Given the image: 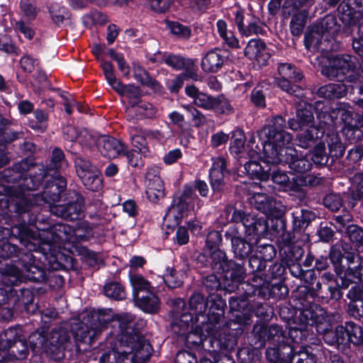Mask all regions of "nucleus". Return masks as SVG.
Listing matches in <instances>:
<instances>
[{"label": "nucleus", "mask_w": 363, "mask_h": 363, "mask_svg": "<svg viewBox=\"0 0 363 363\" xmlns=\"http://www.w3.org/2000/svg\"><path fill=\"white\" fill-rule=\"evenodd\" d=\"M286 121L280 116L272 117L259 135H264L268 143L263 144L264 158L267 162L276 165L288 163L294 172L303 173L309 171L312 163L305 157L296 158V150L290 146L292 135L285 131Z\"/></svg>", "instance_id": "obj_1"}, {"label": "nucleus", "mask_w": 363, "mask_h": 363, "mask_svg": "<svg viewBox=\"0 0 363 363\" xmlns=\"http://www.w3.org/2000/svg\"><path fill=\"white\" fill-rule=\"evenodd\" d=\"M196 189L201 196H207L208 187L205 182L196 180L193 186L186 185L182 192L174 199L171 206L168 208L164 217L165 222L174 221L177 225L191 211H194L195 203L200 207L201 201L194 192Z\"/></svg>", "instance_id": "obj_2"}, {"label": "nucleus", "mask_w": 363, "mask_h": 363, "mask_svg": "<svg viewBox=\"0 0 363 363\" xmlns=\"http://www.w3.org/2000/svg\"><path fill=\"white\" fill-rule=\"evenodd\" d=\"M21 259V270L8 263L3 264L0 261V273L2 274L1 281L4 284L13 286L22 281L40 282L45 279L44 269L35 263L31 253L26 254Z\"/></svg>", "instance_id": "obj_3"}, {"label": "nucleus", "mask_w": 363, "mask_h": 363, "mask_svg": "<svg viewBox=\"0 0 363 363\" xmlns=\"http://www.w3.org/2000/svg\"><path fill=\"white\" fill-rule=\"evenodd\" d=\"M201 323L192 322V315L182 314L179 320L172 324V330L179 335L185 336L188 344L201 345L208 336L216 337L220 324L206 323L205 316H201Z\"/></svg>", "instance_id": "obj_4"}, {"label": "nucleus", "mask_w": 363, "mask_h": 363, "mask_svg": "<svg viewBox=\"0 0 363 363\" xmlns=\"http://www.w3.org/2000/svg\"><path fill=\"white\" fill-rule=\"evenodd\" d=\"M28 354L22 328H10L0 334V362L24 359Z\"/></svg>", "instance_id": "obj_5"}, {"label": "nucleus", "mask_w": 363, "mask_h": 363, "mask_svg": "<svg viewBox=\"0 0 363 363\" xmlns=\"http://www.w3.org/2000/svg\"><path fill=\"white\" fill-rule=\"evenodd\" d=\"M225 306L223 300L218 296L205 300L201 294H194L189 300L190 314L192 317L195 315L196 323H201V316H205L206 323L220 324L224 315Z\"/></svg>", "instance_id": "obj_6"}, {"label": "nucleus", "mask_w": 363, "mask_h": 363, "mask_svg": "<svg viewBox=\"0 0 363 363\" xmlns=\"http://www.w3.org/2000/svg\"><path fill=\"white\" fill-rule=\"evenodd\" d=\"M330 259L335 266V270L341 281V286L347 288L355 280H363V267H359V257L349 254L344 257L340 251L333 250Z\"/></svg>", "instance_id": "obj_7"}, {"label": "nucleus", "mask_w": 363, "mask_h": 363, "mask_svg": "<svg viewBox=\"0 0 363 363\" xmlns=\"http://www.w3.org/2000/svg\"><path fill=\"white\" fill-rule=\"evenodd\" d=\"M319 321V330H323V339L328 345H347L350 342L359 345L363 342V331L354 323L348 322L345 325H338L335 330L323 328Z\"/></svg>", "instance_id": "obj_8"}, {"label": "nucleus", "mask_w": 363, "mask_h": 363, "mask_svg": "<svg viewBox=\"0 0 363 363\" xmlns=\"http://www.w3.org/2000/svg\"><path fill=\"white\" fill-rule=\"evenodd\" d=\"M111 310H99L89 313L74 332L72 334L77 341H84L87 337L90 342L102 330L106 328L111 320Z\"/></svg>", "instance_id": "obj_9"}, {"label": "nucleus", "mask_w": 363, "mask_h": 363, "mask_svg": "<svg viewBox=\"0 0 363 363\" xmlns=\"http://www.w3.org/2000/svg\"><path fill=\"white\" fill-rule=\"evenodd\" d=\"M150 345L147 343L138 344V348L135 349L133 346L125 345L121 342L120 347L113 349L108 353L104 354L100 357L101 363H125V360L128 359V355L134 352L132 356L133 358L145 359L149 357Z\"/></svg>", "instance_id": "obj_10"}, {"label": "nucleus", "mask_w": 363, "mask_h": 363, "mask_svg": "<svg viewBox=\"0 0 363 363\" xmlns=\"http://www.w3.org/2000/svg\"><path fill=\"white\" fill-rule=\"evenodd\" d=\"M75 168L77 176L88 189L94 191L101 187L102 181L100 172L89 160L82 157L77 158Z\"/></svg>", "instance_id": "obj_11"}, {"label": "nucleus", "mask_w": 363, "mask_h": 363, "mask_svg": "<svg viewBox=\"0 0 363 363\" xmlns=\"http://www.w3.org/2000/svg\"><path fill=\"white\" fill-rule=\"evenodd\" d=\"M353 67L350 57L335 56L329 60L328 66H324L321 72L330 79L342 81L344 78H348L350 81H352V76L349 73L352 72Z\"/></svg>", "instance_id": "obj_12"}, {"label": "nucleus", "mask_w": 363, "mask_h": 363, "mask_svg": "<svg viewBox=\"0 0 363 363\" xmlns=\"http://www.w3.org/2000/svg\"><path fill=\"white\" fill-rule=\"evenodd\" d=\"M97 147L101 154L109 159H114L125 155V145L121 140L111 136H99Z\"/></svg>", "instance_id": "obj_13"}, {"label": "nucleus", "mask_w": 363, "mask_h": 363, "mask_svg": "<svg viewBox=\"0 0 363 363\" xmlns=\"http://www.w3.org/2000/svg\"><path fill=\"white\" fill-rule=\"evenodd\" d=\"M158 173L157 168H150L146 174V194L147 199L153 203L157 202L164 196V184Z\"/></svg>", "instance_id": "obj_14"}, {"label": "nucleus", "mask_w": 363, "mask_h": 363, "mask_svg": "<svg viewBox=\"0 0 363 363\" xmlns=\"http://www.w3.org/2000/svg\"><path fill=\"white\" fill-rule=\"evenodd\" d=\"M362 0H343L338 8L342 21L347 24H354L363 18V11L360 10Z\"/></svg>", "instance_id": "obj_15"}, {"label": "nucleus", "mask_w": 363, "mask_h": 363, "mask_svg": "<svg viewBox=\"0 0 363 363\" xmlns=\"http://www.w3.org/2000/svg\"><path fill=\"white\" fill-rule=\"evenodd\" d=\"M84 199L77 196L76 201L67 206H55L51 208V212L57 216L69 220L79 219L84 211Z\"/></svg>", "instance_id": "obj_16"}, {"label": "nucleus", "mask_w": 363, "mask_h": 363, "mask_svg": "<svg viewBox=\"0 0 363 363\" xmlns=\"http://www.w3.org/2000/svg\"><path fill=\"white\" fill-rule=\"evenodd\" d=\"M253 333L257 338L255 344H257L258 347H263L267 341L279 342L282 337V330L277 325H257L254 326Z\"/></svg>", "instance_id": "obj_17"}, {"label": "nucleus", "mask_w": 363, "mask_h": 363, "mask_svg": "<svg viewBox=\"0 0 363 363\" xmlns=\"http://www.w3.org/2000/svg\"><path fill=\"white\" fill-rule=\"evenodd\" d=\"M244 53L247 58L255 60L262 65H265L270 58L266 45L261 39L250 40L245 48Z\"/></svg>", "instance_id": "obj_18"}, {"label": "nucleus", "mask_w": 363, "mask_h": 363, "mask_svg": "<svg viewBox=\"0 0 363 363\" xmlns=\"http://www.w3.org/2000/svg\"><path fill=\"white\" fill-rule=\"evenodd\" d=\"M250 203L265 215L278 216L281 212L276 201L265 194L255 193L250 198Z\"/></svg>", "instance_id": "obj_19"}, {"label": "nucleus", "mask_w": 363, "mask_h": 363, "mask_svg": "<svg viewBox=\"0 0 363 363\" xmlns=\"http://www.w3.org/2000/svg\"><path fill=\"white\" fill-rule=\"evenodd\" d=\"M226 61L227 57L224 52L219 49H213L203 56L201 66L206 72L216 73L222 68Z\"/></svg>", "instance_id": "obj_20"}, {"label": "nucleus", "mask_w": 363, "mask_h": 363, "mask_svg": "<svg viewBox=\"0 0 363 363\" xmlns=\"http://www.w3.org/2000/svg\"><path fill=\"white\" fill-rule=\"evenodd\" d=\"M212 161V167L209 172L211 184L214 191H220L224 184V176L228 173L226 162L223 157L213 158Z\"/></svg>", "instance_id": "obj_21"}, {"label": "nucleus", "mask_w": 363, "mask_h": 363, "mask_svg": "<svg viewBox=\"0 0 363 363\" xmlns=\"http://www.w3.org/2000/svg\"><path fill=\"white\" fill-rule=\"evenodd\" d=\"M231 264L228 266L225 272L230 273V279L228 275L224 283L225 289L229 292H233L238 289L239 285L242 283L245 279V272L244 267L231 260Z\"/></svg>", "instance_id": "obj_22"}, {"label": "nucleus", "mask_w": 363, "mask_h": 363, "mask_svg": "<svg viewBox=\"0 0 363 363\" xmlns=\"http://www.w3.org/2000/svg\"><path fill=\"white\" fill-rule=\"evenodd\" d=\"M240 222L245 228L247 235H260L267 230V224L264 218H257L252 214H245L242 212V218Z\"/></svg>", "instance_id": "obj_23"}, {"label": "nucleus", "mask_w": 363, "mask_h": 363, "mask_svg": "<svg viewBox=\"0 0 363 363\" xmlns=\"http://www.w3.org/2000/svg\"><path fill=\"white\" fill-rule=\"evenodd\" d=\"M163 60L165 64L172 69L188 72L191 78L196 79L197 74L194 72L195 65L192 60L180 55L171 54L164 57Z\"/></svg>", "instance_id": "obj_24"}, {"label": "nucleus", "mask_w": 363, "mask_h": 363, "mask_svg": "<svg viewBox=\"0 0 363 363\" xmlns=\"http://www.w3.org/2000/svg\"><path fill=\"white\" fill-rule=\"evenodd\" d=\"M185 93L193 99V103L195 106L207 111H212L213 109L216 96L200 92L194 85L186 86L185 87Z\"/></svg>", "instance_id": "obj_25"}, {"label": "nucleus", "mask_w": 363, "mask_h": 363, "mask_svg": "<svg viewBox=\"0 0 363 363\" xmlns=\"http://www.w3.org/2000/svg\"><path fill=\"white\" fill-rule=\"evenodd\" d=\"M272 118L269 119L267 121V123L265 124V125L262 129H260L259 130L257 131V135L259 137V140L261 141L262 147H260L258 144L256 143V135L254 133H250V136L247 141V147H246V150L247 151V154L250 157H251V158L260 157V158H262L263 162L266 164H269L270 163L267 162L264 160V152H263V144L268 143L269 140L264 135H263L262 138H261L259 135V133L265 128V126L267 125L268 122Z\"/></svg>", "instance_id": "obj_26"}, {"label": "nucleus", "mask_w": 363, "mask_h": 363, "mask_svg": "<svg viewBox=\"0 0 363 363\" xmlns=\"http://www.w3.org/2000/svg\"><path fill=\"white\" fill-rule=\"evenodd\" d=\"M157 108L152 104L143 101H140L134 106H130L127 108L126 112L128 116H133L136 119L145 118H152L156 116Z\"/></svg>", "instance_id": "obj_27"}, {"label": "nucleus", "mask_w": 363, "mask_h": 363, "mask_svg": "<svg viewBox=\"0 0 363 363\" xmlns=\"http://www.w3.org/2000/svg\"><path fill=\"white\" fill-rule=\"evenodd\" d=\"M69 333L63 328L53 330L48 338L49 352L57 354L60 348L70 340Z\"/></svg>", "instance_id": "obj_28"}, {"label": "nucleus", "mask_w": 363, "mask_h": 363, "mask_svg": "<svg viewBox=\"0 0 363 363\" xmlns=\"http://www.w3.org/2000/svg\"><path fill=\"white\" fill-rule=\"evenodd\" d=\"M67 186L66 180L61 176H57L53 179L51 184H48L45 188L43 196L45 200L52 201H58L61 193Z\"/></svg>", "instance_id": "obj_29"}, {"label": "nucleus", "mask_w": 363, "mask_h": 363, "mask_svg": "<svg viewBox=\"0 0 363 363\" xmlns=\"http://www.w3.org/2000/svg\"><path fill=\"white\" fill-rule=\"evenodd\" d=\"M144 132H145V130L140 128L131 129L130 132V142L133 148L138 150L143 153L144 157H147L150 155V151L147 146V137Z\"/></svg>", "instance_id": "obj_30"}, {"label": "nucleus", "mask_w": 363, "mask_h": 363, "mask_svg": "<svg viewBox=\"0 0 363 363\" xmlns=\"http://www.w3.org/2000/svg\"><path fill=\"white\" fill-rule=\"evenodd\" d=\"M135 299L138 306L145 312L155 313L159 308V299L154 291L141 296L138 294Z\"/></svg>", "instance_id": "obj_31"}, {"label": "nucleus", "mask_w": 363, "mask_h": 363, "mask_svg": "<svg viewBox=\"0 0 363 363\" xmlns=\"http://www.w3.org/2000/svg\"><path fill=\"white\" fill-rule=\"evenodd\" d=\"M130 281L133 287L134 298H137V295L141 296L154 291V287L150 282L145 279L140 274H130Z\"/></svg>", "instance_id": "obj_32"}, {"label": "nucleus", "mask_w": 363, "mask_h": 363, "mask_svg": "<svg viewBox=\"0 0 363 363\" xmlns=\"http://www.w3.org/2000/svg\"><path fill=\"white\" fill-rule=\"evenodd\" d=\"M245 170L246 173L252 178H255L262 181L268 180L269 178V172L271 167L264 169L259 162L256 161H250L245 164Z\"/></svg>", "instance_id": "obj_33"}, {"label": "nucleus", "mask_w": 363, "mask_h": 363, "mask_svg": "<svg viewBox=\"0 0 363 363\" xmlns=\"http://www.w3.org/2000/svg\"><path fill=\"white\" fill-rule=\"evenodd\" d=\"M113 89L120 95L126 96L129 99L130 106H134L140 100V89L133 85H123L121 82Z\"/></svg>", "instance_id": "obj_34"}, {"label": "nucleus", "mask_w": 363, "mask_h": 363, "mask_svg": "<svg viewBox=\"0 0 363 363\" xmlns=\"http://www.w3.org/2000/svg\"><path fill=\"white\" fill-rule=\"evenodd\" d=\"M210 258L213 268L218 273H224L228 266L232 264L231 260L226 258L225 253L219 249L211 250Z\"/></svg>", "instance_id": "obj_35"}, {"label": "nucleus", "mask_w": 363, "mask_h": 363, "mask_svg": "<svg viewBox=\"0 0 363 363\" xmlns=\"http://www.w3.org/2000/svg\"><path fill=\"white\" fill-rule=\"evenodd\" d=\"M133 74L135 78L141 84L151 87L156 91L160 89L161 86L160 84L155 79L150 77L148 72L140 65L136 63L133 64Z\"/></svg>", "instance_id": "obj_36"}, {"label": "nucleus", "mask_w": 363, "mask_h": 363, "mask_svg": "<svg viewBox=\"0 0 363 363\" xmlns=\"http://www.w3.org/2000/svg\"><path fill=\"white\" fill-rule=\"evenodd\" d=\"M280 77L289 78L294 82H300L303 74L299 69L291 63H280L277 67Z\"/></svg>", "instance_id": "obj_37"}, {"label": "nucleus", "mask_w": 363, "mask_h": 363, "mask_svg": "<svg viewBox=\"0 0 363 363\" xmlns=\"http://www.w3.org/2000/svg\"><path fill=\"white\" fill-rule=\"evenodd\" d=\"M315 184L316 177L313 175H296L290 179V191H299L302 186Z\"/></svg>", "instance_id": "obj_38"}, {"label": "nucleus", "mask_w": 363, "mask_h": 363, "mask_svg": "<svg viewBox=\"0 0 363 363\" xmlns=\"http://www.w3.org/2000/svg\"><path fill=\"white\" fill-rule=\"evenodd\" d=\"M296 118L303 125H309L313 122V115L311 111V105L301 101L297 105Z\"/></svg>", "instance_id": "obj_39"}, {"label": "nucleus", "mask_w": 363, "mask_h": 363, "mask_svg": "<svg viewBox=\"0 0 363 363\" xmlns=\"http://www.w3.org/2000/svg\"><path fill=\"white\" fill-rule=\"evenodd\" d=\"M323 35L328 33V36L334 38L339 30L337 19L333 15H327L319 23Z\"/></svg>", "instance_id": "obj_40"}, {"label": "nucleus", "mask_w": 363, "mask_h": 363, "mask_svg": "<svg viewBox=\"0 0 363 363\" xmlns=\"http://www.w3.org/2000/svg\"><path fill=\"white\" fill-rule=\"evenodd\" d=\"M269 177H272V182L279 185L280 189L283 191H290V178L285 172L278 169H272L271 168Z\"/></svg>", "instance_id": "obj_41"}, {"label": "nucleus", "mask_w": 363, "mask_h": 363, "mask_svg": "<svg viewBox=\"0 0 363 363\" xmlns=\"http://www.w3.org/2000/svg\"><path fill=\"white\" fill-rule=\"evenodd\" d=\"M30 300L27 298L25 300L23 297L20 298V294L13 289H0V306L5 303H16L17 302H22L23 304L28 303Z\"/></svg>", "instance_id": "obj_42"}, {"label": "nucleus", "mask_w": 363, "mask_h": 363, "mask_svg": "<svg viewBox=\"0 0 363 363\" xmlns=\"http://www.w3.org/2000/svg\"><path fill=\"white\" fill-rule=\"evenodd\" d=\"M162 281L170 289L179 287L183 284L182 275L179 274L173 268L167 267L162 276Z\"/></svg>", "instance_id": "obj_43"}, {"label": "nucleus", "mask_w": 363, "mask_h": 363, "mask_svg": "<svg viewBox=\"0 0 363 363\" xmlns=\"http://www.w3.org/2000/svg\"><path fill=\"white\" fill-rule=\"evenodd\" d=\"M245 136L243 130L238 129L233 131L230 146L231 153L238 155L245 150Z\"/></svg>", "instance_id": "obj_44"}, {"label": "nucleus", "mask_w": 363, "mask_h": 363, "mask_svg": "<svg viewBox=\"0 0 363 363\" xmlns=\"http://www.w3.org/2000/svg\"><path fill=\"white\" fill-rule=\"evenodd\" d=\"M104 294L107 297L122 300L125 297L124 287L119 283L111 282L104 286Z\"/></svg>", "instance_id": "obj_45"}, {"label": "nucleus", "mask_w": 363, "mask_h": 363, "mask_svg": "<svg viewBox=\"0 0 363 363\" xmlns=\"http://www.w3.org/2000/svg\"><path fill=\"white\" fill-rule=\"evenodd\" d=\"M306 23V15L303 13H299L294 15L290 22L291 32L294 36H299L305 27Z\"/></svg>", "instance_id": "obj_46"}, {"label": "nucleus", "mask_w": 363, "mask_h": 363, "mask_svg": "<svg viewBox=\"0 0 363 363\" xmlns=\"http://www.w3.org/2000/svg\"><path fill=\"white\" fill-rule=\"evenodd\" d=\"M66 226L61 224H57L50 230L46 232L48 235L49 242H57L60 240H65L67 239L66 236Z\"/></svg>", "instance_id": "obj_47"}, {"label": "nucleus", "mask_w": 363, "mask_h": 363, "mask_svg": "<svg viewBox=\"0 0 363 363\" xmlns=\"http://www.w3.org/2000/svg\"><path fill=\"white\" fill-rule=\"evenodd\" d=\"M212 111L218 113L228 115L233 113V108L227 99L223 96H218L215 98Z\"/></svg>", "instance_id": "obj_48"}, {"label": "nucleus", "mask_w": 363, "mask_h": 363, "mask_svg": "<svg viewBox=\"0 0 363 363\" xmlns=\"http://www.w3.org/2000/svg\"><path fill=\"white\" fill-rule=\"evenodd\" d=\"M98 137L96 134L91 133L88 130L83 129L79 132L77 142L84 147L89 149L97 145Z\"/></svg>", "instance_id": "obj_49"}, {"label": "nucleus", "mask_w": 363, "mask_h": 363, "mask_svg": "<svg viewBox=\"0 0 363 363\" xmlns=\"http://www.w3.org/2000/svg\"><path fill=\"white\" fill-rule=\"evenodd\" d=\"M29 342L30 347L34 350L35 348H41L46 352H49L48 339L45 337L39 332H35L29 336Z\"/></svg>", "instance_id": "obj_50"}, {"label": "nucleus", "mask_w": 363, "mask_h": 363, "mask_svg": "<svg viewBox=\"0 0 363 363\" xmlns=\"http://www.w3.org/2000/svg\"><path fill=\"white\" fill-rule=\"evenodd\" d=\"M168 26L171 33L179 38L186 40L191 36L190 28L180 23L171 22Z\"/></svg>", "instance_id": "obj_51"}, {"label": "nucleus", "mask_w": 363, "mask_h": 363, "mask_svg": "<svg viewBox=\"0 0 363 363\" xmlns=\"http://www.w3.org/2000/svg\"><path fill=\"white\" fill-rule=\"evenodd\" d=\"M101 67L103 69L105 77L108 84L113 89L118 85L120 81L117 79L114 73V68L112 64L108 62L101 60Z\"/></svg>", "instance_id": "obj_52"}, {"label": "nucleus", "mask_w": 363, "mask_h": 363, "mask_svg": "<svg viewBox=\"0 0 363 363\" xmlns=\"http://www.w3.org/2000/svg\"><path fill=\"white\" fill-rule=\"evenodd\" d=\"M123 155L126 157L128 164L132 167H137L143 164V157L144 155L138 150L133 148L131 150H128V147L125 145V155Z\"/></svg>", "instance_id": "obj_53"}, {"label": "nucleus", "mask_w": 363, "mask_h": 363, "mask_svg": "<svg viewBox=\"0 0 363 363\" xmlns=\"http://www.w3.org/2000/svg\"><path fill=\"white\" fill-rule=\"evenodd\" d=\"M231 245L235 256L239 259L245 258L251 252V245L244 239L240 240L236 244L234 243Z\"/></svg>", "instance_id": "obj_54"}, {"label": "nucleus", "mask_w": 363, "mask_h": 363, "mask_svg": "<svg viewBox=\"0 0 363 363\" xmlns=\"http://www.w3.org/2000/svg\"><path fill=\"white\" fill-rule=\"evenodd\" d=\"M289 78L277 77L276 79V83L277 86L281 89L284 91L294 95H298V92L301 90L299 86L292 84Z\"/></svg>", "instance_id": "obj_55"}, {"label": "nucleus", "mask_w": 363, "mask_h": 363, "mask_svg": "<svg viewBox=\"0 0 363 363\" xmlns=\"http://www.w3.org/2000/svg\"><path fill=\"white\" fill-rule=\"evenodd\" d=\"M318 28L313 27L307 30L304 37V44L308 50L315 52L318 45Z\"/></svg>", "instance_id": "obj_56"}, {"label": "nucleus", "mask_w": 363, "mask_h": 363, "mask_svg": "<svg viewBox=\"0 0 363 363\" xmlns=\"http://www.w3.org/2000/svg\"><path fill=\"white\" fill-rule=\"evenodd\" d=\"M181 106L191 114L192 121L195 126L200 127L205 123V116L194 106L190 104H182Z\"/></svg>", "instance_id": "obj_57"}, {"label": "nucleus", "mask_w": 363, "mask_h": 363, "mask_svg": "<svg viewBox=\"0 0 363 363\" xmlns=\"http://www.w3.org/2000/svg\"><path fill=\"white\" fill-rule=\"evenodd\" d=\"M49 12L52 21L58 24L64 21L66 9L57 3H53L49 6Z\"/></svg>", "instance_id": "obj_58"}, {"label": "nucleus", "mask_w": 363, "mask_h": 363, "mask_svg": "<svg viewBox=\"0 0 363 363\" xmlns=\"http://www.w3.org/2000/svg\"><path fill=\"white\" fill-rule=\"evenodd\" d=\"M51 165L54 169H65L67 167V162L65 160L63 152L55 148L52 151Z\"/></svg>", "instance_id": "obj_59"}, {"label": "nucleus", "mask_w": 363, "mask_h": 363, "mask_svg": "<svg viewBox=\"0 0 363 363\" xmlns=\"http://www.w3.org/2000/svg\"><path fill=\"white\" fill-rule=\"evenodd\" d=\"M242 211L235 209L232 206H228L225 208L224 213L221 215V217L225 216V220L220 221L223 224H226L229 222L239 223L242 218Z\"/></svg>", "instance_id": "obj_60"}, {"label": "nucleus", "mask_w": 363, "mask_h": 363, "mask_svg": "<svg viewBox=\"0 0 363 363\" xmlns=\"http://www.w3.org/2000/svg\"><path fill=\"white\" fill-rule=\"evenodd\" d=\"M323 204L332 211H337L342 206V201L339 195L330 194L324 198Z\"/></svg>", "instance_id": "obj_61"}, {"label": "nucleus", "mask_w": 363, "mask_h": 363, "mask_svg": "<svg viewBox=\"0 0 363 363\" xmlns=\"http://www.w3.org/2000/svg\"><path fill=\"white\" fill-rule=\"evenodd\" d=\"M21 11L28 18L33 19L37 14V9L33 6V0H21Z\"/></svg>", "instance_id": "obj_62"}, {"label": "nucleus", "mask_w": 363, "mask_h": 363, "mask_svg": "<svg viewBox=\"0 0 363 363\" xmlns=\"http://www.w3.org/2000/svg\"><path fill=\"white\" fill-rule=\"evenodd\" d=\"M222 241L221 235L218 231L210 232L206 238V247L211 251L217 249Z\"/></svg>", "instance_id": "obj_63"}, {"label": "nucleus", "mask_w": 363, "mask_h": 363, "mask_svg": "<svg viewBox=\"0 0 363 363\" xmlns=\"http://www.w3.org/2000/svg\"><path fill=\"white\" fill-rule=\"evenodd\" d=\"M20 64L21 68L25 72H32L38 65V62L36 59L33 58L30 55H24L21 57Z\"/></svg>", "instance_id": "obj_64"}]
</instances>
